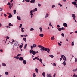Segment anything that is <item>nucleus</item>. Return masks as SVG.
Here are the masks:
<instances>
[{"mask_svg":"<svg viewBox=\"0 0 77 77\" xmlns=\"http://www.w3.org/2000/svg\"><path fill=\"white\" fill-rule=\"evenodd\" d=\"M29 53H32V54H33V56L36 54V51H33V49H31V50H30Z\"/></svg>","mask_w":77,"mask_h":77,"instance_id":"1","label":"nucleus"},{"mask_svg":"<svg viewBox=\"0 0 77 77\" xmlns=\"http://www.w3.org/2000/svg\"><path fill=\"white\" fill-rule=\"evenodd\" d=\"M38 47L39 48H41L40 50H41V51L43 52V51H44V48H45L44 47L42 46L41 45H38Z\"/></svg>","mask_w":77,"mask_h":77,"instance_id":"2","label":"nucleus"},{"mask_svg":"<svg viewBox=\"0 0 77 77\" xmlns=\"http://www.w3.org/2000/svg\"><path fill=\"white\" fill-rule=\"evenodd\" d=\"M44 50L46 51H47V53H50V49L47 48H44Z\"/></svg>","mask_w":77,"mask_h":77,"instance_id":"3","label":"nucleus"},{"mask_svg":"<svg viewBox=\"0 0 77 77\" xmlns=\"http://www.w3.org/2000/svg\"><path fill=\"white\" fill-rule=\"evenodd\" d=\"M36 47H37V45H36V44H33L32 46H31V50L33 49V48Z\"/></svg>","mask_w":77,"mask_h":77,"instance_id":"4","label":"nucleus"},{"mask_svg":"<svg viewBox=\"0 0 77 77\" xmlns=\"http://www.w3.org/2000/svg\"><path fill=\"white\" fill-rule=\"evenodd\" d=\"M13 6V3H11L10 4V5L9 6V8H10V9H11V8H12V7Z\"/></svg>","mask_w":77,"mask_h":77,"instance_id":"5","label":"nucleus"},{"mask_svg":"<svg viewBox=\"0 0 77 77\" xmlns=\"http://www.w3.org/2000/svg\"><path fill=\"white\" fill-rule=\"evenodd\" d=\"M30 15H31V18H33V12H32V10H31L30 11Z\"/></svg>","mask_w":77,"mask_h":77,"instance_id":"6","label":"nucleus"},{"mask_svg":"<svg viewBox=\"0 0 77 77\" xmlns=\"http://www.w3.org/2000/svg\"><path fill=\"white\" fill-rule=\"evenodd\" d=\"M18 42L17 41L14 44V46L17 47V46H18Z\"/></svg>","mask_w":77,"mask_h":77,"instance_id":"7","label":"nucleus"},{"mask_svg":"<svg viewBox=\"0 0 77 77\" xmlns=\"http://www.w3.org/2000/svg\"><path fill=\"white\" fill-rule=\"evenodd\" d=\"M72 17L73 18L74 20L75 19V14H72Z\"/></svg>","mask_w":77,"mask_h":77,"instance_id":"8","label":"nucleus"},{"mask_svg":"<svg viewBox=\"0 0 77 77\" xmlns=\"http://www.w3.org/2000/svg\"><path fill=\"white\" fill-rule=\"evenodd\" d=\"M63 25L65 27H68L67 24L66 23H64Z\"/></svg>","mask_w":77,"mask_h":77,"instance_id":"9","label":"nucleus"},{"mask_svg":"<svg viewBox=\"0 0 77 77\" xmlns=\"http://www.w3.org/2000/svg\"><path fill=\"white\" fill-rule=\"evenodd\" d=\"M35 2V0H31L30 1L31 3H34Z\"/></svg>","mask_w":77,"mask_h":77,"instance_id":"10","label":"nucleus"},{"mask_svg":"<svg viewBox=\"0 0 77 77\" xmlns=\"http://www.w3.org/2000/svg\"><path fill=\"white\" fill-rule=\"evenodd\" d=\"M19 59L20 60H21V61H23V60H24V59L23 57H20L19 58Z\"/></svg>","mask_w":77,"mask_h":77,"instance_id":"11","label":"nucleus"},{"mask_svg":"<svg viewBox=\"0 0 77 77\" xmlns=\"http://www.w3.org/2000/svg\"><path fill=\"white\" fill-rule=\"evenodd\" d=\"M37 10L38 9H37V8H35L34 9L32 10V12H36V11H37Z\"/></svg>","mask_w":77,"mask_h":77,"instance_id":"12","label":"nucleus"},{"mask_svg":"<svg viewBox=\"0 0 77 77\" xmlns=\"http://www.w3.org/2000/svg\"><path fill=\"white\" fill-rule=\"evenodd\" d=\"M72 4H73V5H77V2H76L75 1H74V2H72Z\"/></svg>","mask_w":77,"mask_h":77,"instance_id":"13","label":"nucleus"},{"mask_svg":"<svg viewBox=\"0 0 77 77\" xmlns=\"http://www.w3.org/2000/svg\"><path fill=\"white\" fill-rule=\"evenodd\" d=\"M9 15L8 16V18H11L12 17V15L11 14H9Z\"/></svg>","mask_w":77,"mask_h":77,"instance_id":"14","label":"nucleus"},{"mask_svg":"<svg viewBox=\"0 0 77 77\" xmlns=\"http://www.w3.org/2000/svg\"><path fill=\"white\" fill-rule=\"evenodd\" d=\"M17 19H18L19 21H21V17H19V16H17Z\"/></svg>","mask_w":77,"mask_h":77,"instance_id":"15","label":"nucleus"},{"mask_svg":"<svg viewBox=\"0 0 77 77\" xmlns=\"http://www.w3.org/2000/svg\"><path fill=\"white\" fill-rule=\"evenodd\" d=\"M48 16H49V14H48L46 13V15L45 17V18H47V17H48Z\"/></svg>","mask_w":77,"mask_h":77,"instance_id":"16","label":"nucleus"},{"mask_svg":"<svg viewBox=\"0 0 77 77\" xmlns=\"http://www.w3.org/2000/svg\"><path fill=\"white\" fill-rule=\"evenodd\" d=\"M26 62H27V61H26V60H23V63L24 65H26Z\"/></svg>","mask_w":77,"mask_h":77,"instance_id":"17","label":"nucleus"},{"mask_svg":"<svg viewBox=\"0 0 77 77\" xmlns=\"http://www.w3.org/2000/svg\"><path fill=\"white\" fill-rule=\"evenodd\" d=\"M39 36H40V37L42 38V37H44V34H40L39 35Z\"/></svg>","mask_w":77,"mask_h":77,"instance_id":"18","label":"nucleus"},{"mask_svg":"<svg viewBox=\"0 0 77 77\" xmlns=\"http://www.w3.org/2000/svg\"><path fill=\"white\" fill-rule=\"evenodd\" d=\"M42 75H43V77H45V72H43L42 74Z\"/></svg>","mask_w":77,"mask_h":77,"instance_id":"19","label":"nucleus"},{"mask_svg":"<svg viewBox=\"0 0 77 77\" xmlns=\"http://www.w3.org/2000/svg\"><path fill=\"white\" fill-rule=\"evenodd\" d=\"M62 64H63L64 66H65L66 65V62L65 61H64L63 63H62Z\"/></svg>","mask_w":77,"mask_h":77,"instance_id":"20","label":"nucleus"},{"mask_svg":"<svg viewBox=\"0 0 77 77\" xmlns=\"http://www.w3.org/2000/svg\"><path fill=\"white\" fill-rule=\"evenodd\" d=\"M47 77H52V76H51L50 74H47Z\"/></svg>","mask_w":77,"mask_h":77,"instance_id":"21","label":"nucleus"},{"mask_svg":"<svg viewBox=\"0 0 77 77\" xmlns=\"http://www.w3.org/2000/svg\"><path fill=\"white\" fill-rule=\"evenodd\" d=\"M34 30H35V29H34L32 27L30 28V31H33Z\"/></svg>","mask_w":77,"mask_h":77,"instance_id":"22","label":"nucleus"},{"mask_svg":"<svg viewBox=\"0 0 77 77\" xmlns=\"http://www.w3.org/2000/svg\"><path fill=\"white\" fill-rule=\"evenodd\" d=\"M14 58H15V59H19V57L17 56H15L14 57Z\"/></svg>","mask_w":77,"mask_h":77,"instance_id":"23","label":"nucleus"},{"mask_svg":"<svg viewBox=\"0 0 77 77\" xmlns=\"http://www.w3.org/2000/svg\"><path fill=\"white\" fill-rule=\"evenodd\" d=\"M35 71L37 73H38V68H35Z\"/></svg>","mask_w":77,"mask_h":77,"instance_id":"24","label":"nucleus"},{"mask_svg":"<svg viewBox=\"0 0 77 77\" xmlns=\"http://www.w3.org/2000/svg\"><path fill=\"white\" fill-rule=\"evenodd\" d=\"M8 25H9V26H11V27H13V24H11V23H9Z\"/></svg>","mask_w":77,"mask_h":77,"instance_id":"25","label":"nucleus"},{"mask_svg":"<svg viewBox=\"0 0 77 77\" xmlns=\"http://www.w3.org/2000/svg\"><path fill=\"white\" fill-rule=\"evenodd\" d=\"M54 36H53L52 37H51V40H52V41H53L54 40Z\"/></svg>","mask_w":77,"mask_h":77,"instance_id":"26","label":"nucleus"},{"mask_svg":"<svg viewBox=\"0 0 77 77\" xmlns=\"http://www.w3.org/2000/svg\"><path fill=\"white\" fill-rule=\"evenodd\" d=\"M2 65L3 66H6V64L5 63H2Z\"/></svg>","mask_w":77,"mask_h":77,"instance_id":"27","label":"nucleus"},{"mask_svg":"<svg viewBox=\"0 0 77 77\" xmlns=\"http://www.w3.org/2000/svg\"><path fill=\"white\" fill-rule=\"evenodd\" d=\"M63 60H65V61H67V60H66V57L65 56L63 57Z\"/></svg>","mask_w":77,"mask_h":77,"instance_id":"28","label":"nucleus"},{"mask_svg":"<svg viewBox=\"0 0 77 77\" xmlns=\"http://www.w3.org/2000/svg\"><path fill=\"white\" fill-rule=\"evenodd\" d=\"M27 44H26L25 45H24V49H26V48H27Z\"/></svg>","mask_w":77,"mask_h":77,"instance_id":"29","label":"nucleus"},{"mask_svg":"<svg viewBox=\"0 0 77 77\" xmlns=\"http://www.w3.org/2000/svg\"><path fill=\"white\" fill-rule=\"evenodd\" d=\"M39 61L42 64V59L41 58L39 59Z\"/></svg>","mask_w":77,"mask_h":77,"instance_id":"30","label":"nucleus"},{"mask_svg":"<svg viewBox=\"0 0 77 77\" xmlns=\"http://www.w3.org/2000/svg\"><path fill=\"white\" fill-rule=\"evenodd\" d=\"M39 29L40 30V32H41L42 31V27H40Z\"/></svg>","mask_w":77,"mask_h":77,"instance_id":"31","label":"nucleus"},{"mask_svg":"<svg viewBox=\"0 0 77 77\" xmlns=\"http://www.w3.org/2000/svg\"><path fill=\"white\" fill-rule=\"evenodd\" d=\"M26 38H23V40L24 41H25V42H26L27 41V40H26Z\"/></svg>","mask_w":77,"mask_h":77,"instance_id":"32","label":"nucleus"},{"mask_svg":"<svg viewBox=\"0 0 77 77\" xmlns=\"http://www.w3.org/2000/svg\"><path fill=\"white\" fill-rule=\"evenodd\" d=\"M5 75H8V74H9V72H5Z\"/></svg>","mask_w":77,"mask_h":77,"instance_id":"33","label":"nucleus"},{"mask_svg":"<svg viewBox=\"0 0 77 77\" xmlns=\"http://www.w3.org/2000/svg\"><path fill=\"white\" fill-rule=\"evenodd\" d=\"M14 15H15L16 14V10H14Z\"/></svg>","mask_w":77,"mask_h":77,"instance_id":"34","label":"nucleus"},{"mask_svg":"<svg viewBox=\"0 0 77 77\" xmlns=\"http://www.w3.org/2000/svg\"><path fill=\"white\" fill-rule=\"evenodd\" d=\"M24 28L23 27L21 28V31L22 32H24Z\"/></svg>","mask_w":77,"mask_h":77,"instance_id":"35","label":"nucleus"},{"mask_svg":"<svg viewBox=\"0 0 77 77\" xmlns=\"http://www.w3.org/2000/svg\"><path fill=\"white\" fill-rule=\"evenodd\" d=\"M73 72H76V71H77V68H76V69L73 70Z\"/></svg>","mask_w":77,"mask_h":77,"instance_id":"36","label":"nucleus"},{"mask_svg":"<svg viewBox=\"0 0 77 77\" xmlns=\"http://www.w3.org/2000/svg\"><path fill=\"white\" fill-rule=\"evenodd\" d=\"M49 25L50 27H52V25L51 24V23L50 22L49 24Z\"/></svg>","mask_w":77,"mask_h":77,"instance_id":"37","label":"nucleus"},{"mask_svg":"<svg viewBox=\"0 0 77 77\" xmlns=\"http://www.w3.org/2000/svg\"><path fill=\"white\" fill-rule=\"evenodd\" d=\"M33 77H36V74L35 73H34L33 74Z\"/></svg>","mask_w":77,"mask_h":77,"instance_id":"38","label":"nucleus"},{"mask_svg":"<svg viewBox=\"0 0 77 77\" xmlns=\"http://www.w3.org/2000/svg\"><path fill=\"white\" fill-rule=\"evenodd\" d=\"M23 45H20L19 46V47L20 48H21L22 47H23Z\"/></svg>","mask_w":77,"mask_h":77,"instance_id":"39","label":"nucleus"},{"mask_svg":"<svg viewBox=\"0 0 77 77\" xmlns=\"http://www.w3.org/2000/svg\"><path fill=\"white\" fill-rule=\"evenodd\" d=\"M49 56L50 57H51V58H53V57H54V56H53V55H49Z\"/></svg>","mask_w":77,"mask_h":77,"instance_id":"40","label":"nucleus"},{"mask_svg":"<svg viewBox=\"0 0 77 77\" xmlns=\"http://www.w3.org/2000/svg\"><path fill=\"white\" fill-rule=\"evenodd\" d=\"M53 65V66H56V64L55 63H54Z\"/></svg>","mask_w":77,"mask_h":77,"instance_id":"41","label":"nucleus"},{"mask_svg":"<svg viewBox=\"0 0 77 77\" xmlns=\"http://www.w3.org/2000/svg\"><path fill=\"white\" fill-rule=\"evenodd\" d=\"M3 8L0 7V11H1V12L3 11Z\"/></svg>","mask_w":77,"mask_h":77,"instance_id":"42","label":"nucleus"},{"mask_svg":"<svg viewBox=\"0 0 77 77\" xmlns=\"http://www.w3.org/2000/svg\"><path fill=\"white\" fill-rule=\"evenodd\" d=\"M58 5H59L60 7H62V5L60 3H58Z\"/></svg>","mask_w":77,"mask_h":77,"instance_id":"43","label":"nucleus"},{"mask_svg":"<svg viewBox=\"0 0 77 77\" xmlns=\"http://www.w3.org/2000/svg\"><path fill=\"white\" fill-rule=\"evenodd\" d=\"M72 46L74 45V43L73 42H72Z\"/></svg>","mask_w":77,"mask_h":77,"instance_id":"44","label":"nucleus"},{"mask_svg":"<svg viewBox=\"0 0 77 77\" xmlns=\"http://www.w3.org/2000/svg\"><path fill=\"white\" fill-rule=\"evenodd\" d=\"M61 36H63V37H64L65 35H64V34L63 33L61 34Z\"/></svg>","mask_w":77,"mask_h":77,"instance_id":"45","label":"nucleus"},{"mask_svg":"<svg viewBox=\"0 0 77 77\" xmlns=\"http://www.w3.org/2000/svg\"><path fill=\"white\" fill-rule=\"evenodd\" d=\"M58 30L59 31H61V30H62V29L61 28H58Z\"/></svg>","mask_w":77,"mask_h":77,"instance_id":"46","label":"nucleus"},{"mask_svg":"<svg viewBox=\"0 0 77 77\" xmlns=\"http://www.w3.org/2000/svg\"><path fill=\"white\" fill-rule=\"evenodd\" d=\"M57 27L59 28V27H60V26L59 25H57Z\"/></svg>","mask_w":77,"mask_h":77,"instance_id":"47","label":"nucleus"},{"mask_svg":"<svg viewBox=\"0 0 77 77\" xmlns=\"http://www.w3.org/2000/svg\"><path fill=\"white\" fill-rule=\"evenodd\" d=\"M58 44L60 46H61V45H62V44L60 43L59 42L58 43Z\"/></svg>","mask_w":77,"mask_h":77,"instance_id":"48","label":"nucleus"},{"mask_svg":"<svg viewBox=\"0 0 77 77\" xmlns=\"http://www.w3.org/2000/svg\"><path fill=\"white\" fill-rule=\"evenodd\" d=\"M61 58H63V57H64V55H62L61 56Z\"/></svg>","mask_w":77,"mask_h":77,"instance_id":"49","label":"nucleus"},{"mask_svg":"<svg viewBox=\"0 0 77 77\" xmlns=\"http://www.w3.org/2000/svg\"><path fill=\"white\" fill-rule=\"evenodd\" d=\"M75 62H77V58H75Z\"/></svg>","mask_w":77,"mask_h":77,"instance_id":"50","label":"nucleus"},{"mask_svg":"<svg viewBox=\"0 0 77 77\" xmlns=\"http://www.w3.org/2000/svg\"><path fill=\"white\" fill-rule=\"evenodd\" d=\"M9 37H8V36H7L6 37V39H9Z\"/></svg>","mask_w":77,"mask_h":77,"instance_id":"51","label":"nucleus"},{"mask_svg":"<svg viewBox=\"0 0 77 77\" xmlns=\"http://www.w3.org/2000/svg\"><path fill=\"white\" fill-rule=\"evenodd\" d=\"M54 7H56V6L54 5H53L52 6V8H54Z\"/></svg>","mask_w":77,"mask_h":77,"instance_id":"52","label":"nucleus"},{"mask_svg":"<svg viewBox=\"0 0 77 77\" xmlns=\"http://www.w3.org/2000/svg\"><path fill=\"white\" fill-rule=\"evenodd\" d=\"M38 6L39 7H40V6H41V4H38Z\"/></svg>","mask_w":77,"mask_h":77,"instance_id":"53","label":"nucleus"},{"mask_svg":"<svg viewBox=\"0 0 77 77\" xmlns=\"http://www.w3.org/2000/svg\"><path fill=\"white\" fill-rule=\"evenodd\" d=\"M19 27H22V24H20Z\"/></svg>","mask_w":77,"mask_h":77,"instance_id":"54","label":"nucleus"},{"mask_svg":"<svg viewBox=\"0 0 77 77\" xmlns=\"http://www.w3.org/2000/svg\"><path fill=\"white\" fill-rule=\"evenodd\" d=\"M10 4L11 3H10V2H8V4H7V5H9V6H10Z\"/></svg>","mask_w":77,"mask_h":77,"instance_id":"55","label":"nucleus"},{"mask_svg":"<svg viewBox=\"0 0 77 77\" xmlns=\"http://www.w3.org/2000/svg\"><path fill=\"white\" fill-rule=\"evenodd\" d=\"M61 30H63V29H65V28H63V27H62V28H61Z\"/></svg>","mask_w":77,"mask_h":77,"instance_id":"56","label":"nucleus"},{"mask_svg":"<svg viewBox=\"0 0 77 77\" xmlns=\"http://www.w3.org/2000/svg\"><path fill=\"white\" fill-rule=\"evenodd\" d=\"M0 51H1V52H3V50L1 49L0 50Z\"/></svg>","mask_w":77,"mask_h":77,"instance_id":"57","label":"nucleus"},{"mask_svg":"<svg viewBox=\"0 0 77 77\" xmlns=\"http://www.w3.org/2000/svg\"><path fill=\"white\" fill-rule=\"evenodd\" d=\"M26 2H30V0H26Z\"/></svg>","mask_w":77,"mask_h":77,"instance_id":"58","label":"nucleus"},{"mask_svg":"<svg viewBox=\"0 0 77 77\" xmlns=\"http://www.w3.org/2000/svg\"><path fill=\"white\" fill-rule=\"evenodd\" d=\"M53 76L54 77H55V76H56V74H54L53 75Z\"/></svg>","mask_w":77,"mask_h":77,"instance_id":"59","label":"nucleus"},{"mask_svg":"<svg viewBox=\"0 0 77 77\" xmlns=\"http://www.w3.org/2000/svg\"><path fill=\"white\" fill-rule=\"evenodd\" d=\"M4 16L5 17H6V16H7V15H6V14H4Z\"/></svg>","mask_w":77,"mask_h":77,"instance_id":"60","label":"nucleus"},{"mask_svg":"<svg viewBox=\"0 0 77 77\" xmlns=\"http://www.w3.org/2000/svg\"><path fill=\"white\" fill-rule=\"evenodd\" d=\"M13 0H11L10 1L11 3H12V2H13Z\"/></svg>","mask_w":77,"mask_h":77,"instance_id":"61","label":"nucleus"},{"mask_svg":"<svg viewBox=\"0 0 77 77\" xmlns=\"http://www.w3.org/2000/svg\"><path fill=\"white\" fill-rule=\"evenodd\" d=\"M76 75L75 73L74 74V75H73V76H74V77L75 76V75Z\"/></svg>","mask_w":77,"mask_h":77,"instance_id":"62","label":"nucleus"},{"mask_svg":"<svg viewBox=\"0 0 77 77\" xmlns=\"http://www.w3.org/2000/svg\"><path fill=\"white\" fill-rule=\"evenodd\" d=\"M20 55H21V54H18L17 55V56L18 57V56H20Z\"/></svg>","mask_w":77,"mask_h":77,"instance_id":"63","label":"nucleus"},{"mask_svg":"<svg viewBox=\"0 0 77 77\" xmlns=\"http://www.w3.org/2000/svg\"><path fill=\"white\" fill-rule=\"evenodd\" d=\"M36 53H39V52L38 51L37 52H35V54H36Z\"/></svg>","mask_w":77,"mask_h":77,"instance_id":"64","label":"nucleus"}]
</instances>
